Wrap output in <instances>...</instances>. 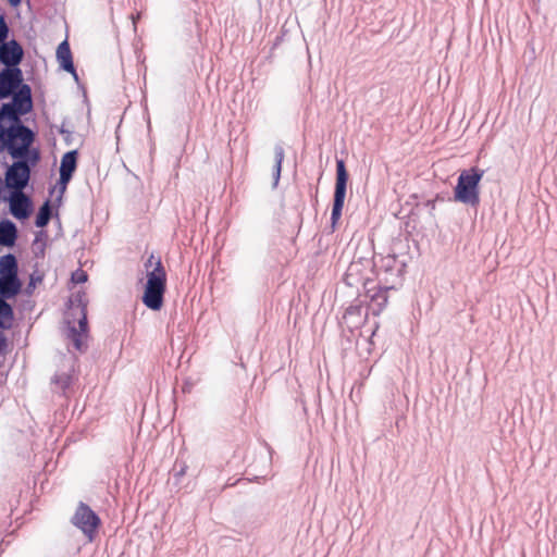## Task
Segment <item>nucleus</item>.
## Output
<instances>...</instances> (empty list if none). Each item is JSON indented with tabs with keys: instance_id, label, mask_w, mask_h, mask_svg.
Instances as JSON below:
<instances>
[{
	"instance_id": "cd10ccee",
	"label": "nucleus",
	"mask_w": 557,
	"mask_h": 557,
	"mask_svg": "<svg viewBox=\"0 0 557 557\" xmlns=\"http://www.w3.org/2000/svg\"><path fill=\"white\" fill-rule=\"evenodd\" d=\"M8 348L7 337L0 332V354H4Z\"/></svg>"
},
{
	"instance_id": "473e14b6",
	"label": "nucleus",
	"mask_w": 557,
	"mask_h": 557,
	"mask_svg": "<svg viewBox=\"0 0 557 557\" xmlns=\"http://www.w3.org/2000/svg\"><path fill=\"white\" fill-rule=\"evenodd\" d=\"M280 40H281V37H276V40L274 42V46H276L277 44H280Z\"/></svg>"
},
{
	"instance_id": "393cba45",
	"label": "nucleus",
	"mask_w": 557,
	"mask_h": 557,
	"mask_svg": "<svg viewBox=\"0 0 557 557\" xmlns=\"http://www.w3.org/2000/svg\"><path fill=\"white\" fill-rule=\"evenodd\" d=\"M72 281L76 284H82V283H85L87 282L88 280V274L86 273V271L82 270V269H77L75 270L73 273H72Z\"/></svg>"
},
{
	"instance_id": "5701e85b",
	"label": "nucleus",
	"mask_w": 557,
	"mask_h": 557,
	"mask_svg": "<svg viewBox=\"0 0 557 557\" xmlns=\"http://www.w3.org/2000/svg\"><path fill=\"white\" fill-rule=\"evenodd\" d=\"M360 271V263L359 262H351L350 265L347 269V272L345 274L344 281L348 286H355L359 283L358 274Z\"/></svg>"
},
{
	"instance_id": "7c9ffc66",
	"label": "nucleus",
	"mask_w": 557,
	"mask_h": 557,
	"mask_svg": "<svg viewBox=\"0 0 557 557\" xmlns=\"http://www.w3.org/2000/svg\"><path fill=\"white\" fill-rule=\"evenodd\" d=\"M435 201H436V199H434V200H428V201L425 202V206H426V207H429V208H431V209L433 210V209H435Z\"/></svg>"
},
{
	"instance_id": "c756f323",
	"label": "nucleus",
	"mask_w": 557,
	"mask_h": 557,
	"mask_svg": "<svg viewBox=\"0 0 557 557\" xmlns=\"http://www.w3.org/2000/svg\"><path fill=\"white\" fill-rule=\"evenodd\" d=\"M11 7L16 8L22 3V0H7Z\"/></svg>"
},
{
	"instance_id": "9b49d317",
	"label": "nucleus",
	"mask_w": 557,
	"mask_h": 557,
	"mask_svg": "<svg viewBox=\"0 0 557 557\" xmlns=\"http://www.w3.org/2000/svg\"><path fill=\"white\" fill-rule=\"evenodd\" d=\"M367 297L370 299L368 309L371 310L372 314L379 315L387 305V292L393 288H384V284L375 283L372 278L360 280Z\"/></svg>"
},
{
	"instance_id": "20e7f679",
	"label": "nucleus",
	"mask_w": 557,
	"mask_h": 557,
	"mask_svg": "<svg viewBox=\"0 0 557 557\" xmlns=\"http://www.w3.org/2000/svg\"><path fill=\"white\" fill-rule=\"evenodd\" d=\"M165 290L166 272L161 258H158L153 269L147 273V282L141 297L143 304L150 310L159 311L163 307Z\"/></svg>"
},
{
	"instance_id": "dca6fc26",
	"label": "nucleus",
	"mask_w": 557,
	"mask_h": 557,
	"mask_svg": "<svg viewBox=\"0 0 557 557\" xmlns=\"http://www.w3.org/2000/svg\"><path fill=\"white\" fill-rule=\"evenodd\" d=\"M22 289L18 276L0 277V299L5 300L17 296Z\"/></svg>"
},
{
	"instance_id": "39448f33",
	"label": "nucleus",
	"mask_w": 557,
	"mask_h": 557,
	"mask_svg": "<svg viewBox=\"0 0 557 557\" xmlns=\"http://www.w3.org/2000/svg\"><path fill=\"white\" fill-rule=\"evenodd\" d=\"M39 159V150L29 148L28 154L23 159H16L17 161L7 168L4 180L9 193L24 191L30 181L32 166H34Z\"/></svg>"
},
{
	"instance_id": "2f4dec72",
	"label": "nucleus",
	"mask_w": 557,
	"mask_h": 557,
	"mask_svg": "<svg viewBox=\"0 0 557 557\" xmlns=\"http://www.w3.org/2000/svg\"><path fill=\"white\" fill-rule=\"evenodd\" d=\"M41 235H45V232L40 231L37 236H36V239H35V243H37L39 240V236Z\"/></svg>"
},
{
	"instance_id": "bb28decb",
	"label": "nucleus",
	"mask_w": 557,
	"mask_h": 557,
	"mask_svg": "<svg viewBox=\"0 0 557 557\" xmlns=\"http://www.w3.org/2000/svg\"><path fill=\"white\" fill-rule=\"evenodd\" d=\"M158 258L159 257H156L153 253H151L149 256V258L146 260V262L144 264L147 272L151 271V269H153L154 262L157 261Z\"/></svg>"
},
{
	"instance_id": "f257e3e1",
	"label": "nucleus",
	"mask_w": 557,
	"mask_h": 557,
	"mask_svg": "<svg viewBox=\"0 0 557 557\" xmlns=\"http://www.w3.org/2000/svg\"><path fill=\"white\" fill-rule=\"evenodd\" d=\"M33 107L32 88H24L20 95L0 107V126H5L8 122V134L22 137L24 146H33L36 138L35 133L21 120V116L29 113Z\"/></svg>"
},
{
	"instance_id": "412c9836",
	"label": "nucleus",
	"mask_w": 557,
	"mask_h": 557,
	"mask_svg": "<svg viewBox=\"0 0 557 557\" xmlns=\"http://www.w3.org/2000/svg\"><path fill=\"white\" fill-rule=\"evenodd\" d=\"M14 319L13 307L5 300L0 299V329L8 330L12 326Z\"/></svg>"
},
{
	"instance_id": "a878e982",
	"label": "nucleus",
	"mask_w": 557,
	"mask_h": 557,
	"mask_svg": "<svg viewBox=\"0 0 557 557\" xmlns=\"http://www.w3.org/2000/svg\"><path fill=\"white\" fill-rule=\"evenodd\" d=\"M59 174H60V176H59V181H58V186H59L60 193L62 195L65 191L67 184L72 180V176H69V175H65L62 173H59Z\"/></svg>"
},
{
	"instance_id": "c85d7f7f",
	"label": "nucleus",
	"mask_w": 557,
	"mask_h": 557,
	"mask_svg": "<svg viewBox=\"0 0 557 557\" xmlns=\"http://www.w3.org/2000/svg\"><path fill=\"white\" fill-rule=\"evenodd\" d=\"M186 470H187V466L185 463H183L181 469L175 473V476L182 478L183 475H185Z\"/></svg>"
},
{
	"instance_id": "f8f14e48",
	"label": "nucleus",
	"mask_w": 557,
	"mask_h": 557,
	"mask_svg": "<svg viewBox=\"0 0 557 557\" xmlns=\"http://www.w3.org/2000/svg\"><path fill=\"white\" fill-rule=\"evenodd\" d=\"M2 199L9 202V212L17 220L28 219L34 210L30 196L24 191L9 193V196H3Z\"/></svg>"
},
{
	"instance_id": "0eeeda50",
	"label": "nucleus",
	"mask_w": 557,
	"mask_h": 557,
	"mask_svg": "<svg viewBox=\"0 0 557 557\" xmlns=\"http://www.w3.org/2000/svg\"><path fill=\"white\" fill-rule=\"evenodd\" d=\"M377 272V283L384 284V288H397L403 282L406 263L395 255L381 257L374 262Z\"/></svg>"
},
{
	"instance_id": "f03ea898",
	"label": "nucleus",
	"mask_w": 557,
	"mask_h": 557,
	"mask_svg": "<svg viewBox=\"0 0 557 557\" xmlns=\"http://www.w3.org/2000/svg\"><path fill=\"white\" fill-rule=\"evenodd\" d=\"M67 337L72 341L76 350L84 352L87 345L83 337L88 335L87 299L83 290L74 293L69 299Z\"/></svg>"
},
{
	"instance_id": "aec40b11",
	"label": "nucleus",
	"mask_w": 557,
	"mask_h": 557,
	"mask_svg": "<svg viewBox=\"0 0 557 557\" xmlns=\"http://www.w3.org/2000/svg\"><path fill=\"white\" fill-rule=\"evenodd\" d=\"M285 158V150L282 144H276L274 146V166L272 171L273 176V187H277L280 178H281V172H282V163Z\"/></svg>"
},
{
	"instance_id": "4be33fe9",
	"label": "nucleus",
	"mask_w": 557,
	"mask_h": 557,
	"mask_svg": "<svg viewBox=\"0 0 557 557\" xmlns=\"http://www.w3.org/2000/svg\"><path fill=\"white\" fill-rule=\"evenodd\" d=\"M52 218V207L50 200H46L39 208L36 219H35V225L37 227H45L49 224L50 220Z\"/></svg>"
},
{
	"instance_id": "6e6552de",
	"label": "nucleus",
	"mask_w": 557,
	"mask_h": 557,
	"mask_svg": "<svg viewBox=\"0 0 557 557\" xmlns=\"http://www.w3.org/2000/svg\"><path fill=\"white\" fill-rule=\"evenodd\" d=\"M349 174L346 169L345 161L343 159L336 160V181L333 196V206L331 213V231L334 232L336 225L342 216V211L345 203L347 183Z\"/></svg>"
},
{
	"instance_id": "7ed1b4c3",
	"label": "nucleus",
	"mask_w": 557,
	"mask_h": 557,
	"mask_svg": "<svg viewBox=\"0 0 557 557\" xmlns=\"http://www.w3.org/2000/svg\"><path fill=\"white\" fill-rule=\"evenodd\" d=\"M485 171L478 166L462 170L454 187V199L460 203L476 208L480 205V183Z\"/></svg>"
},
{
	"instance_id": "1a4fd4ad",
	"label": "nucleus",
	"mask_w": 557,
	"mask_h": 557,
	"mask_svg": "<svg viewBox=\"0 0 557 557\" xmlns=\"http://www.w3.org/2000/svg\"><path fill=\"white\" fill-rule=\"evenodd\" d=\"M71 523L76 527L89 540L94 541L99 527L101 525L100 517L94 511L89 505L79 502L74 515L71 518Z\"/></svg>"
},
{
	"instance_id": "9d476101",
	"label": "nucleus",
	"mask_w": 557,
	"mask_h": 557,
	"mask_svg": "<svg viewBox=\"0 0 557 557\" xmlns=\"http://www.w3.org/2000/svg\"><path fill=\"white\" fill-rule=\"evenodd\" d=\"M24 88H30L24 83L23 72L20 67H3L0 71V100L14 98Z\"/></svg>"
},
{
	"instance_id": "6ab92c4d",
	"label": "nucleus",
	"mask_w": 557,
	"mask_h": 557,
	"mask_svg": "<svg viewBox=\"0 0 557 557\" xmlns=\"http://www.w3.org/2000/svg\"><path fill=\"white\" fill-rule=\"evenodd\" d=\"M77 159H78L77 150H71V151L65 152L61 158L59 173H62V174L73 177V174L77 168Z\"/></svg>"
},
{
	"instance_id": "2eb2a0df",
	"label": "nucleus",
	"mask_w": 557,
	"mask_h": 557,
	"mask_svg": "<svg viewBox=\"0 0 557 557\" xmlns=\"http://www.w3.org/2000/svg\"><path fill=\"white\" fill-rule=\"evenodd\" d=\"M57 59L59 62L60 67L74 75V77L77 79L76 70L73 62V57L71 52L70 45L67 40H63L57 49Z\"/></svg>"
},
{
	"instance_id": "423d86ee",
	"label": "nucleus",
	"mask_w": 557,
	"mask_h": 557,
	"mask_svg": "<svg viewBox=\"0 0 557 557\" xmlns=\"http://www.w3.org/2000/svg\"><path fill=\"white\" fill-rule=\"evenodd\" d=\"M9 34L10 27L5 16L0 13V64L4 67H20L24 59V49L17 40H8Z\"/></svg>"
},
{
	"instance_id": "b1692460",
	"label": "nucleus",
	"mask_w": 557,
	"mask_h": 557,
	"mask_svg": "<svg viewBox=\"0 0 557 557\" xmlns=\"http://www.w3.org/2000/svg\"><path fill=\"white\" fill-rule=\"evenodd\" d=\"M51 382L57 384L62 391H65L72 384V376L65 372L57 373L52 377Z\"/></svg>"
},
{
	"instance_id": "f3484780",
	"label": "nucleus",
	"mask_w": 557,
	"mask_h": 557,
	"mask_svg": "<svg viewBox=\"0 0 557 557\" xmlns=\"http://www.w3.org/2000/svg\"><path fill=\"white\" fill-rule=\"evenodd\" d=\"M17 236V227L11 220L4 219L0 221V245L13 247Z\"/></svg>"
},
{
	"instance_id": "ddd939ff",
	"label": "nucleus",
	"mask_w": 557,
	"mask_h": 557,
	"mask_svg": "<svg viewBox=\"0 0 557 557\" xmlns=\"http://www.w3.org/2000/svg\"><path fill=\"white\" fill-rule=\"evenodd\" d=\"M32 146H24L23 138L8 134L7 126H0V152L4 149L13 159H23Z\"/></svg>"
},
{
	"instance_id": "72a5a7b5",
	"label": "nucleus",
	"mask_w": 557,
	"mask_h": 557,
	"mask_svg": "<svg viewBox=\"0 0 557 557\" xmlns=\"http://www.w3.org/2000/svg\"><path fill=\"white\" fill-rule=\"evenodd\" d=\"M60 133H61V134H64V133L70 134V132L65 131L64 128H61V129H60Z\"/></svg>"
},
{
	"instance_id": "4468645a",
	"label": "nucleus",
	"mask_w": 557,
	"mask_h": 557,
	"mask_svg": "<svg viewBox=\"0 0 557 557\" xmlns=\"http://www.w3.org/2000/svg\"><path fill=\"white\" fill-rule=\"evenodd\" d=\"M364 322L363 307L361 302L351 304L346 308L343 318L342 325L347 327L350 332L360 327Z\"/></svg>"
},
{
	"instance_id": "a211bd4d",
	"label": "nucleus",
	"mask_w": 557,
	"mask_h": 557,
	"mask_svg": "<svg viewBox=\"0 0 557 557\" xmlns=\"http://www.w3.org/2000/svg\"><path fill=\"white\" fill-rule=\"evenodd\" d=\"M18 276V263L13 253L0 258V277Z\"/></svg>"
}]
</instances>
